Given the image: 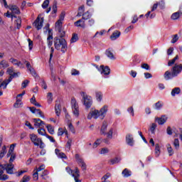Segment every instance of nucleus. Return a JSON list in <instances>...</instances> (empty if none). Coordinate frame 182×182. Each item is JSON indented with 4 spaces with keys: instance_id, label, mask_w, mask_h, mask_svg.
Segmentation results:
<instances>
[{
    "instance_id": "0e129e2a",
    "label": "nucleus",
    "mask_w": 182,
    "mask_h": 182,
    "mask_svg": "<svg viewBox=\"0 0 182 182\" xmlns=\"http://www.w3.org/2000/svg\"><path fill=\"white\" fill-rule=\"evenodd\" d=\"M100 141H102V139H97V141L93 144V149H96V147L100 144Z\"/></svg>"
},
{
    "instance_id": "2eb2a0df",
    "label": "nucleus",
    "mask_w": 182,
    "mask_h": 182,
    "mask_svg": "<svg viewBox=\"0 0 182 182\" xmlns=\"http://www.w3.org/2000/svg\"><path fill=\"white\" fill-rule=\"evenodd\" d=\"M33 120L34 122L35 127H39V129H41V127H43L45 122L42 121L41 119L34 118Z\"/></svg>"
},
{
    "instance_id": "dca6fc26",
    "label": "nucleus",
    "mask_w": 182,
    "mask_h": 182,
    "mask_svg": "<svg viewBox=\"0 0 182 182\" xmlns=\"http://www.w3.org/2000/svg\"><path fill=\"white\" fill-rule=\"evenodd\" d=\"M107 122L104 121L102 122V125L100 129V134H103L104 136H106V132H107Z\"/></svg>"
},
{
    "instance_id": "a878e982",
    "label": "nucleus",
    "mask_w": 182,
    "mask_h": 182,
    "mask_svg": "<svg viewBox=\"0 0 182 182\" xmlns=\"http://www.w3.org/2000/svg\"><path fill=\"white\" fill-rule=\"evenodd\" d=\"M180 92H181V90L180 87H175L171 91V96H176V95H180Z\"/></svg>"
},
{
    "instance_id": "052dcab7",
    "label": "nucleus",
    "mask_w": 182,
    "mask_h": 182,
    "mask_svg": "<svg viewBox=\"0 0 182 182\" xmlns=\"http://www.w3.org/2000/svg\"><path fill=\"white\" fill-rule=\"evenodd\" d=\"M26 173V171H19L15 173L16 177H21V176H22V174Z\"/></svg>"
},
{
    "instance_id": "e433bc0d",
    "label": "nucleus",
    "mask_w": 182,
    "mask_h": 182,
    "mask_svg": "<svg viewBox=\"0 0 182 182\" xmlns=\"http://www.w3.org/2000/svg\"><path fill=\"white\" fill-rule=\"evenodd\" d=\"M176 60H178V55H176L173 59L169 60L168 62V66H172V65H174V63H176Z\"/></svg>"
},
{
    "instance_id": "09e8293b",
    "label": "nucleus",
    "mask_w": 182,
    "mask_h": 182,
    "mask_svg": "<svg viewBox=\"0 0 182 182\" xmlns=\"http://www.w3.org/2000/svg\"><path fill=\"white\" fill-rule=\"evenodd\" d=\"M159 6L161 8V9H164L166 8V3L164 0L159 1L158 3Z\"/></svg>"
},
{
    "instance_id": "5fc2aeb1",
    "label": "nucleus",
    "mask_w": 182,
    "mask_h": 182,
    "mask_svg": "<svg viewBox=\"0 0 182 182\" xmlns=\"http://www.w3.org/2000/svg\"><path fill=\"white\" fill-rule=\"evenodd\" d=\"M36 112H37V114L39 115L40 117L45 119V115L43 114V112L42 111H41L40 109H37Z\"/></svg>"
},
{
    "instance_id": "412c9836",
    "label": "nucleus",
    "mask_w": 182,
    "mask_h": 182,
    "mask_svg": "<svg viewBox=\"0 0 182 182\" xmlns=\"http://www.w3.org/2000/svg\"><path fill=\"white\" fill-rule=\"evenodd\" d=\"M100 69H102L101 73L103 75H110V68L108 66L100 65Z\"/></svg>"
},
{
    "instance_id": "b1692460",
    "label": "nucleus",
    "mask_w": 182,
    "mask_h": 182,
    "mask_svg": "<svg viewBox=\"0 0 182 182\" xmlns=\"http://www.w3.org/2000/svg\"><path fill=\"white\" fill-rule=\"evenodd\" d=\"M95 96L97 102H102V100L103 99V94L100 91H97L95 92Z\"/></svg>"
},
{
    "instance_id": "864d4df0",
    "label": "nucleus",
    "mask_w": 182,
    "mask_h": 182,
    "mask_svg": "<svg viewBox=\"0 0 182 182\" xmlns=\"http://www.w3.org/2000/svg\"><path fill=\"white\" fill-rule=\"evenodd\" d=\"M15 159H16V154L14 153L11 154V156L10 157L9 164H12V163H14V161H15Z\"/></svg>"
},
{
    "instance_id": "ddd939ff",
    "label": "nucleus",
    "mask_w": 182,
    "mask_h": 182,
    "mask_svg": "<svg viewBox=\"0 0 182 182\" xmlns=\"http://www.w3.org/2000/svg\"><path fill=\"white\" fill-rule=\"evenodd\" d=\"M4 168H5V166H4L2 164H0V180L2 181H5V180H8V178H9L8 175L4 174Z\"/></svg>"
},
{
    "instance_id": "49530a36",
    "label": "nucleus",
    "mask_w": 182,
    "mask_h": 182,
    "mask_svg": "<svg viewBox=\"0 0 182 182\" xmlns=\"http://www.w3.org/2000/svg\"><path fill=\"white\" fill-rule=\"evenodd\" d=\"M29 85V80H25L21 84V89H25Z\"/></svg>"
},
{
    "instance_id": "3c124183",
    "label": "nucleus",
    "mask_w": 182,
    "mask_h": 182,
    "mask_svg": "<svg viewBox=\"0 0 182 182\" xmlns=\"http://www.w3.org/2000/svg\"><path fill=\"white\" fill-rule=\"evenodd\" d=\"M49 6V0H45L42 4V8L46 9Z\"/></svg>"
},
{
    "instance_id": "a19ab883",
    "label": "nucleus",
    "mask_w": 182,
    "mask_h": 182,
    "mask_svg": "<svg viewBox=\"0 0 182 182\" xmlns=\"http://www.w3.org/2000/svg\"><path fill=\"white\" fill-rule=\"evenodd\" d=\"M156 127H157V124L156 123H152L151 124V126L150 127L149 129H150V131H151L152 134H154Z\"/></svg>"
},
{
    "instance_id": "13d9d810",
    "label": "nucleus",
    "mask_w": 182,
    "mask_h": 182,
    "mask_svg": "<svg viewBox=\"0 0 182 182\" xmlns=\"http://www.w3.org/2000/svg\"><path fill=\"white\" fill-rule=\"evenodd\" d=\"M14 77H18V73H13V74L11 75H10L8 79L10 82H12V79H14Z\"/></svg>"
},
{
    "instance_id": "4be33fe9",
    "label": "nucleus",
    "mask_w": 182,
    "mask_h": 182,
    "mask_svg": "<svg viewBox=\"0 0 182 182\" xmlns=\"http://www.w3.org/2000/svg\"><path fill=\"white\" fill-rule=\"evenodd\" d=\"M120 37V31H115L112 33V34L110 36V39L112 41H116L117 38Z\"/></svg>"
},
{
    "instance_id": "2f4dec72",
    "label": "nucleus",
    "mask_w": 182,
    "mask_h": 182,
    "mask_svg": "<svg viewBox=\"0 0 182 182\" xmlns=\"http://www.w3.org/2000/svg\"><path fill=\"white\" fill-rule=\"evenodd\" d=\"M107 139H113V128L109 129L108 132H106Z\"/></svg>"
},
{
    "instance_id": "20e7f679",
    "label": "nucleus",
    "mask_w": 182,
    "mask_h": 182,
    "mask_svg": "<svg viewBox=\"0 0 182 182\" xmlns=\"http://www.w3.org/2000/svg\"><path fill=\"white\" fill-rule=\"evenodd\" d=\"M92 18V15L89 11H86L82 14V18L75 21L74 23L75 26H80V28H86V24L85 23V21H87V19H90Z\"/></svg>"
},
{
    "instance_id": "0eeeda50",
    "label": "nucleus",
    "mask_w": 182,
    "mask_h": 182,
    "mask_svg": "<svg viewBox=\"0 0 182 182\" xmlns=\"http://www.w3.org/2000/svg\"><path fill=\"white\" fill-rule=\"evenodd\" d=\"M81 95L82 96V102L87 109H89L92 106V97L86 95L85 92H82Z\"/></svg>"
},
{
    "instance_id": "7ed1b4c3",
    "label": "nucleus",
    "mask_w": 182,
    "mask_h": 182,
    "mask_svg": "<svg viewBox=\"0 0 182 182\" xmlns=\"http://www.w3.org/2000/svg\"><path fill=\"white\" fill-rule=\"evenodd\" d=\"M109 106L104 105L103 107L100 109V110H94L92 112V116L94 119H97V117H101V119H105V116L107 113Z\"/></svg>"
},
{
    "instance_id": "4c0bfd02",
    "label": "nucleus",
    "mask_w": 182,
    "mask_h": 182,
    "mask_svg": "<svg viewBox=\"0 0 182 182\" xmlns=\"http://www.w3.org/2000/svg\"><path fill=\"white\" fill-rule=\"evenodd\" d=\"M75 159H76V161L78 163V164H81L82 163L84 162L83 159L80 157V155H79V154H75Z\"/></svg>"
},
{
    "instance_id": "680f3d73",
    "label": "nucleus",
    "mask_w": 182,
    "mask_h": 182,
    "mask_svg": "<svg viewBox=\"0 0 182 182\" xmlns=\"http://www.w3.org/2000/svg\"><path fill=\"white\" fill-rule=\"evenodd\" d=\"M107 153H109V149L107 148H102L100 151V154H107Z\"/></svg>"
},
{
    "instance_id": "de8ad7c7",
    "label": "nucleus",
    "mask_w": 182,
    "mask_h": 182,
    "mask_svg": "<svg viewBox=\"0 0 182 182\" xmlns=\"http://www.w3.org/2000/svg\"><path fill=\"white\" fill-rule=\"evenodd\" d=\"M65 170H66L67 173H68V174H70V176H72L73 177V173H75V170L74 171L72 170L70 168V167H69V166H67L65 168Z\"/></svg>"
},
{
    "instance_id": "e2e57ef3",
    "label": "nucleus",
    "mask_w": 182,
    "mask_h": 182,
    "mask_svg": "<svg viewBox=\"0 0 182 182\" xmlns=\"http://www.w3.org/2000/svg\"><path fill=\"white\" fill-rule=\"evenodd\" d=\"M79 73H80L79 70H77L76 69H73L71 70V74H72L73 76H76V75H79Z\"/></svg>"
},
{
    "instance_id": "f3484780",
    "label": "nucleus",
    "mask_w": 182,
    "mask_h": 182,
    "mask_svg": "<svg viewBox=\"0 0 182 182\" xmlns=\"http://www.w3.org/2000/svg\"><path fill=\"white\" fill-rule=\"evenodd\" d=\"M155 121H156L159 124H164L166 122H167V117L163 115L161 117H156Z\"/></svg>"
},
{
    "instance_id": "58836bf2",
    "label": "nucleus",
    "mask_w": 182,
    "mask_h": 182,
    "mask_svg": "<svg viewBox=\"0 0 182 182\" xmlns=\"http://www.w3.org/2000/svg\"><path fill=\"white\" fill-rule=\"evenodd\" d=\"M180 11H178V12H176V13H173L172 15H171V19H173V21H175L176 19H178V18H180Z\"/></svg>"
},
{
    "instance_id": "a211bd4d",
    "label": "nucleus",
    "mask_w": 182,
    "mask_h": 182,
    "mask_svg": "<svg viewBox=\"0 0 182 182\" xmlns=\"http://www.w3.org/2000/svg\"><path fill=\"white\" fill-rule=\"evenodd\" d=\"M9 9L11 11V14H14L16 15H19V14H21L19 8L15 5L10 6Z\"/></svg>"
},
{
    "instance_id": "4468645a",
    "label": "nucleus",
    "mask_w": 182,
    "mask_h": 182,
    "mask_svg": "<svg viewBox=\"0 0 182 182\" xmlns=\"http://www.w3.org/2000/svg\"><path fill=\"white\" fill-rule=\"evenodd\" d=\"M73 177L75 182H82V180L79 179L80 177V171H79V168L76 167L75 168V173L73 174Z\"/></svg>"
},
{
    "instance_id": "338daca9",
    "label": "nucleus",
    "mask_w": 182,
    "mask_h": 182,
    "mask_svg": "<svg viewBox=\"0 0 182 182\" xmlns=\"http://www.w3.org/2000/svg\"><path fill=\"white\" fill-rule=\"evenodd\" d=\"M7 73L11 76L14 73V68H7Z\"/></svg>"
},
{
    "instance_id": "a18cd8bd",
    "label": "nucleus",
    "mask_w": 182,
    "mask_h": 182,
    "mask_svg": "<svg viewBox=\"0 0 182 182\" xmlns=\"http://www.w3.org/2000/svg\"><path fill=\"white\" fill-rule=\"evenodd\" d=\"M0 65H1L2 68H4V69H6V68L9 67V64L8 63V62H6L5 60H1L0 62Z\"/></svg>"
},
{
    "instance_id": "37998d69",
    "label": "nucleus",
    "mask_w": 182,
    "mask_h": 182,
    "mask_svg": "<svg viewBox=\"0 0 182 182\" xmlns=\"http://www.w3.org/2000/svg\"><path fill=\"white\" fill-rule=\"evenodd\" d=\"M161 107H163V103L159 101L158 102H156L155 104L156 110H160V109H161Z\"/></svg>"
},
{
    "instance_id": "aec40b11",
    "label": "nucleus",
    "mask_w": 182,
    "mask_h": 182,
    "mask_svg": "<svg viewBox=\"0 0 182 182\" xmlns=\"http://www.w3.org/2000/svg\"><path fill=\"white\" fill-rule=\"evenodd\" d=\"M105 55L109 58V59H111V60H114L116 59V57H114V54H113V52L110 50V48L106 50Z\"/></svg>"
},
{
    "instance_id": "79ce46f5",
    "label": "nucleus",
    "mask_w": 182,
    "mask_h": 182,
    "mask_svg": "<svg viewBox=\"0 0 182 182\" xmlns=\"http://www.w3.org/2000/svg\"><path fill=\"white\" fill-rule=\"evenodd\" d=\"M48 174H49V172L46 170L43 171V172L41 174V177L43 178V180H46L47 178H49V176H48Z\"/></svg>"
},
{
    "instance_id": "6e6d98bb",
    "label": "nucleus",
    "mask_w": 182,
    "mask_h": 182,
    "mask_svg": "<svg viewBox=\"0 0 182 182\" xmlns=\"http://www.w3.org/2000/svg\"><path fill=\"white\" fill-rule=\"evenodd\" d=\"M29 72H30L31 75H32V76H33V77H36V76H38V74H36V71L35 70V69L31 68L29 70Z\"/></svg>"
},
{
    "instance_id": "ea45409f",
    "label": "nucleus",
    "mask_w": 182,
    "mask_h": 182,
    "mask_svg": "<svg viewBox=\"0 0 182 182\" xmlns=\"http://www.w3.org/2000/svg\"><path fill=\"white\" fill-rule=\"evenodd\" d=\"M47 99L48 103H52V102L53 101V95L52 94V92H48L47 94Z\"/></svg>"
},
{
    "instance_id": "473e14b6",
    "label": "nucleus",
    "mask_w": 182,
    "mask_h": 182,
    "mask_svg": "<svg viewBox=\"0 0 182 182\" xmlns=\"http://www.w3.org/2000/svg\"><path fill=\"white\" fill-rule=\"evenodd\" d=\"M168 153L169 156H173L174 154V151H173V148L171 147V145L170 144H168L166 145Z\"/></svg>"
},
{
    "instance_id": "9d476101",
    "label": "nucleus",
    "mask_w": 182,
    "mask_h": 182,
    "mask_svg": "<svg viewBox=\"0 0 182 182\" xmlns=\"http://www.w3.org/2000/svg\"><path fill=\"white\" fill-rule=\"evenodd\" d=\"M4 170H6L7 174H14V168L15 166L13 164H7L4 165Z\"/></svg>"
},
{
    "instance_id": "f03ea898",
    "label": "nucleus",
    "mask_w": 182,
    "mask_h": 182,
    "mask_svg": "<svg viewBox=\"0 0 182 182\" xmlns=\"http://www.w3.org/2000/svg\"><path fill=\"white\" fill-rule=\"evenodd\" d=\"M54 46L57 50H60L63 53H65L68 50V43L65 38H60L58 37L54 38Z\"/></svg>"
},
{
    "instance_id": "bb28decb",
    "label": "nucleus",
    "mask_w": 182,
    "mask_h": 182,
    "mask_svg": "<svg viewBox=\"0 0 182 182\" xmlns=\"http://www.w3.org/2000/svg\"><path fill=\"white\" fill-rule=\"evenodd\" d=\"M121 160L122 159L116 157L109 161V164H111L112 166H113V164H117V163H120Z\"/></svg>"
},
{
    "instance_id": "f8f14e48",
    "label": "nucleus",
    "mask_w": 182,
    "mask_h": 182,
    "mask_svg": "<svg viewBox=\"0 0 182 182\" xmlns=\"http://www.w3.org/2000/svg\"><path fill=\"white\" fill-rule=\"evenodd\" d=\"M126 143L128 146H131L132 147L134 146V139L133 138L132 134H128L126 136Z\"/></svg>"
},
{
    "instance_id": "9b49d317",
    "label": "nucleus",
    "mask_w": 182,
    "mask_h": 182,
    "mask_svg": "<svg viewBox=\"0 0 182 182\" xmlns=\"http://www.w3.org/2000/svg\"><path fill=\"white\" fill-rule=\"evenodd\" d=\"M11 21H14V18H16L17 19L15 21V23L17 26V29H21V26H22V19L21 17H17L15 16V14H12L11 15Z\"/></svg>"
},
{
    "instance_id": "f257e3e1",
    "label": "nucleus",
    "mask_w": 182,
    "mask_h": 182,
    "mask_svg": "<svg viewBox=\"0 0 182 182\" xmlns=\"http://www.w3.org/2000/svg\"><path fill=\"white\" fill-rule=\"evenodd\" d=\"M182 71V64H176L171 69V72L167 70L164 75V79L166 80H170V79H173V77H176L178 76Z\"/></svg>"
},
{
    "instance_id": "bf43d9fd",
    "label": "nucleus",
    "mask_w": 182,
    "mask_h": 182,
    "mask_svg": "<svg viewBox=\"0 0 182 182\" xmlns=\"http://www.w3.org/2000/svg\"><path fill=\"white\" fill-rule=\"evenodd\" d=\"M178 41V35L176 34L171 40V43H176Z\"/></svg>"
},
{
    "instance_id": "7c9ffc66",
    "label": "nucleus",
    "mask_w": 182,
    "mask_h": 182,
    "mask_svg": "<svg viewBox=\"0 0 182 182\" xmlns=\"http://www.w3.org/2000/svg\"><path fill=\"white\" fill-rule=\"evenodd\" d=\"M52 9H53L52 14H56V12H58V1H53Z\"/></svg>"
},
{
    "instance_id": "393cba45",
    "label": "nucleus",
    "mask_w": 182,
    "mask_h": 182,
    "mask_svg": "<svg viewBox=\"0 0 182 182\" xmlns=\"http://www.w3.org/2000/svg\"><path fill=\"white\" fill-rule=\"evenodd\" d=\"M122 174L124 177H130V176H132V171H129L127 168H125L122 171Z\"/></svg>"
},
{
    "instance_id": "603ef678",
    "label": "nucleus",
    "mask_w": 182,
    "mask_h": 182,
    "mask_svg": "<svg viewBox=\"0 0 182 182\" xmlns=\"http://www.w3.org/2000/svg\"><path fill=\"white\" fill-rule=\"evenodd\" d=\"M141 68H142V69H145L146 70H150V65H149L147 63H142L141 65Z\"/></svg>"
},
{
    "instance_id": "c03bdc74",
    "label": "nucleus",
    "mask_w": 182,
    "mask_h": 182,
    "mask_svg": "<svg viewBox=\"0 0 182 182\" xmlns=\"http://www.w3.org/2000/svg\"><path fill=\"white\" fill-rule=\"evenodd\" d=\"M34 173L33 174V178L35 181H38L39 178V174L38 173V171H36V169H34Z\"/></svg>"
},
{
    "instance_id": "c9c22d12",
    "label": "nucleus",
    "mask_w": 182,
    "mask_h": 182,
    "mask_svg": "<svg viewBox=\"0 0 182 182\" xmlns=\"http://www.w3.org/2000/svg\"><path fill=\"white\" fill-rule=\"evenodd\" d=\"M38 134H41V136H47L46 134V131L43 127H41L40 129H38Z\"/></svg>"
},
{
    "instance_id": "69168bd1",
    "label": "nucleus",
    "mask_w": 182,
    "mask_h": 182,
    "mask_svg": "<svg viewBox=\"0 0 182 182\" xmlns=\"http://www.w3.org/2000/svg\"><path fill=\"white\" fill-rule=\"evenodd\" d=\"M31 180V178L28 176H24L21 182H28Z\"/></svg>"
},
{
    "instance_id": "cd10ccee",
    "label": "nucleus",
    "mask_w": 182,
    "mask_h": 182,
    "mask_svg": "<svg viewBox=\"0 0 182 182\" xmlns=\"http://www.w3.org/2000/svg\"><path fill=\"white\" fill-rule=\"evenodd\" d=\"M47 127V130L48 132V133H50V134H55V128L53 127V126L51 124H48L46 126Z\"/></svg>"
},
{
    "instance_id": "6e6552de",
    "label": "nucleus",
    "mask_w": 182,
    "mask_h": 182,
    "mask_svg": "<svg viewBox=\"0 0 182 182\" xmlns=\"http://www.w3.org/2000/svg\"><path fill=\"white\" fill-rule=\"evenodd\" d=\"M71 106H72V109L73 114L76 117H79V105L77 104V102L76 101V99L75 97H73L71 99Z\"/></svg>"
},
{
    "instance_id": "5701e85b",
    "label": "nucleus",
    "mask_w": 182,
    "mask_h": 182,
    "mask_svg": "<svg viewBox=\"0 0 182 182\" xmlns=\"http://www.w3.org/2000/svg\"><path fill=\"white\" fill-rule=\"evenodd\" d=\"M10 62H11L14 65H15L16 66H18V68L22 67V63L15 58H11L10 59Z\"/></svg>"
},
{
    "instance_id": "f704fd0d",
    "label": "nucleus",
    "mask_w": 182,
    "mask_h": 182,
    "mask_svg": "<svg viewBox=\"0 0 182 182\" xmlns=\"http://www.w3.org/2000/svg\"><path fill=\"white\" fill-rule=\"evenodd\" d=\"M6 154V146H4L0 152V159H3V157Z\"/></svg>"
},
{
    "instance_id": "39448f33",
    "label": "nucleus",
    "mask_w": 182,
    "mask_h": 182,
    "mask_svg": "<svg viewBox=\"0 0 182 182\" xmlns=\"http://www.w3.org/2000/svg\"><path fill=\"white\" fill-rule=\"evenodd\" d=\"M64 19H65V12H62L60 15L59 19L55 23V28L60 33H61L60 34L61 38H63V36H65V31H62V22H63Z\"/></svg>"
},
{
    "instance_id": "c85d7f7f",
    "label": "nucleus",
    "mask_w": 182,
    "mask_h": 182,
    "mask_svg": "<svg viewBox=\"0 0 182 182\" xmlns=\"http://www.w3.org/2000/svg\"><path fill=\"white\" fill-rule=\"evenodd\" d=\"M55 110L56 115L60 116V103L55 104Z\"/></svg>"
},
{
    "instance_id": "c756f323",
    "label": "nucleus",
    "mask_w": 182,
    "mask_h": 182,
    "mask_svg": "<svg viewBox=\"0 0 182 182\" xmlns=\"http://www.w3.org/2000/svg\"><path fill=\"white\" fill-rule=\"evenodd\" d=\"M79 41V37L77 36V34L73 33V36L70 39V43H75V42H77Z\"/></svg>"
},
{
    "instance_id": "72a5a7b5",
    "label": "nucleus",
    "mask_w": 182,
    "mask_h": 182,
    "mask_svg": "<svg viewBox=\"0 0 182 182\" xmlns=\"http://www.w3.org/2000/svg\"><path fill=\"white\" fill-rule=\"evenodd\" d=\"M155 154L156 157H159L160 156V145H159V144L155 145Z\"/></svg>"
},
{
    "instance_id": "4d7b16f0",
    "label": "nucleus",
    "mask_w": 182,
    "mask_h": 182,
    "mask_svg": "<svg viewBox=\"0 0 182 182\" xmlns=\"http://www.w3.org/2000/svg\"><path fill=\"white\" fill-rule=\"evenodd\" d=\"M41 87H43V89H45V90L48 89V85H46V82H45V80L43 79L41 80Z\"/></svg>"
},
{
    "instance_id": "8fccbe9b",
    "label": "nucleus",
    "mask_w": 182,
    "mask_h": 182,
    "mask_svg": "<svg viewBox=\"0 0 182 182\" xmlns=\"http://www.w3.org/2000/svg\"><path fill=\"white\" fill-rule=\"evenodd\" d=\"M173 146L175 149H178V147H180V141H178V139H174Z\"/></svg>"
},
{
    "instance_id": "774afa93",
    "label": "nucleus",
    "mask_w": 182,
    "mask_h": 182,
    "mask_svg": "<svg viewBox=\"0 0 182 182\" xmlns=\"http://www.w3.org/2000/svg\"><path fill=\"white\" fill-rule=\"evenodd\" d=\"M89 26H93L95 25V19L91 18L88 21Z\"/></svg>"
},
{
    "instance_id": "6ab92c4d",
    "label": "nucleus",
    "mask_w": 182,
    "mask_h": 182,
    "mask_svg": "<svg viewBox=\"0 0 182 182\" xmlns=\"http://www.w3.org/2000/svg\"><path fill=\"white\" fill-rule=\"evenodd\" d=\"M53 36H52V33H50V30L48 31V36L47 38V42H48V46L50 48L52 45H53Z\"/></svg>"
},
{
    "instance_id": "1a4fd4ad",
    "label": "nucleus",
    "mask_w": 182,
    "mask_h": 182,
    "mask_svg": "<svg viewBox=\"0 0 182 182\" xmlns=\"http://www.w3.org/2000/svg\"><path fill=\"white\" fill-rule=\"evenodd\" d=\"M33 25L37 28V31L42 29V27L43 26V18H41V17L38 16L33 22Z\"/></svg>"
},
{
    "instance_id": "423d86ee",
    "label": "nucleus",
    "mask_w": 182,
    "mask_h": 182,
    "mask_svg": "<svg viewBox=\"0 0 182 182\" xmlns=\"http://www.w3.org/2000/svg\"><path fill=\"white\" fill-rule=\"evenodd\" d=\"M30 139L32 143H33L34 146H39L40 149H43V147H45V144L43 141H42L41 138L38 137L36 134H30Z\"/></svg>"
}]
</instances>
